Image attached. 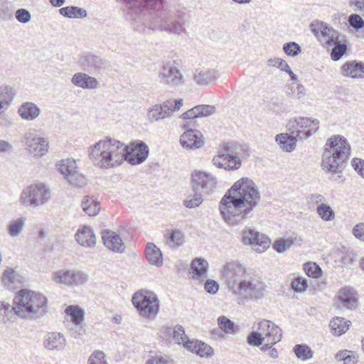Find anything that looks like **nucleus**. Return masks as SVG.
Segmentation results:
<instances>
[{
    "label": "nucleus",
    "mask_w": 364,
    "mask_h": 364,
    "mask_svg": "<svg viewBox=\"0 0 364 364\" xmlns=\"http://www.w3.org/2000/svg\"><path fill=\"white\" fill-rule=\"evenodd\" d=\"M127 145L109 136L90 147V156L93 163L103 168L119 166L126 159Z\"/></svg>",
    "instance_id": "5"
},
{
    "label": "nucleus",
    "mask_w": 364,
    "mask_h": 364,
    "mask_svg": "<svg viewBox=\"0 0 364 364\" xmlns=\"http://www.w3.org/2000/svg\"><path fill=\"white\" fill-rule=\"evenodd\" d=\"M267 65L270 67H277L280 69L282 71L286 72V70L289 68L287 63L279 58H269L267 60Z\"/></svg>",
    "instance_id": "55"
},
{
    "label": "nucleus",
    "mask_w": 364,
    "mask_h": 364,
    "mask_svg": "<svg viewBox=\"0 0 364 364\" xmlns=\"http://www.w3.org/2000/svg\"><path fill=\"white\" fill-rule=\"evenodd\" d=\"M310 28L319 41L327 47L333 46L338 41V32L323 21H312Z\"/></svg>",
    "instance_id": "11"
},
{
    "label": "nucleus",
    "mask_w": 364,
    "mask_h": 364,
    "mask_svg": "<svg viewBox=\"0 0 364 364\" xmlns=\"http://www.w3.org/2000/svg\"><path fill=\"white\" fill-rule=\"evenodd\" d=\"M26 218H20L12 221L8 228V233L11 237L18 236L22 231L24 226Z\"/></svg>",
    "instance_id": "41"
},
{
    "label": "nucleus",
    "mask_w": 364,
    "mask_h": 364,
    "mask_svg": "<svg viewBox=\"0 0 364 364\" xmlns=\"http://www.w3.org/2000/svg\"><path fill=\"white\" fill-rule=\"evenodd\" d=\"M252 242L253 244H249L252 249H254L257 252H264L270 245V239L259 232V237L257 236V238L255 237L252 238Z\"/></svg>",
    "instance_id": "34"
},
{
    "label": "nucleus",
    "mask_w": 364,
    "mask_h": 364,
    "mask_svg": "<svg viewBox=\"0 0 364 364\" xmlns=\"http://www.w3.org/2000/svg\"><path fill=\"white\" fill-rule=\"evenodd\" d=\"M149 149L143 141H135L127 146L125 160L132 165L141 164L148 157Z\"/></svg>",
    "instance_id": "13"
},
{
    "label": "nucleus",
    "mask_w": 364,
    "mask_h": 364,
    "mask_svg": "<svg viewBox=\"0 0 364 364\" xmlns=\"http://www.w3.org/2000/svg\"><path fill=\"white\" fill-rule=\"evenodd\" d=\"M338 255L341 257V262L345 265L352 264L355 257L353 250H346L345 248L339 250Z\"/></svg>",
    "instance_id": "46"
},
{
    "label": "nucleus",
    "mask_w": 364,
    "mask_h": 364,
    "mask_svg": "<svg viewBox=\"0 0 364 364\" xmlns=\"http://www.w3.org/2000/svg\"><path fill=\"white\" fill-rule=\"evenodd\" d=\"M259 237V232L254 229L245 228L242 232V241L245 245L253 244L252 242V238Z\"/></svg>",
    "instance_id": "51"
},
{
    "label": "nucleus",
    "mask_w": 364,
    "mask_h": 364,
    "mask_svg": "<svg viewBox=\"0 0 364 364\" xmlns=\"http://www.w3.org/2000/svg\"><path fill=\"white\" fill-rule=\"evenodd\" d=\"M43 346L48 350H63L66 346V339L58 332H49L43 338Z\"/></svg>",
    "instance_id": "19"
},
{
    "label": "nucleus",
    "mask_w": 364,
    "mask_h": 364,
    "mask_svg": "<svg viewBox=\"0 0 364 364\" xmlns=\"http://www.w3.org/2000/svg\"><path fill=\"white\" fill-rule=\"evenodd\" d=\"M218 77V73L214 69L196 70L193 80L198 85H207Z\"/></svg>",
    "instance_id": "24"
},
{
    "label": "nucleus",
    "mask_w": 364,
    "mask_h": 364,
    "mask_svg": "<svg viewBox=\"0 0 364 364\" xmlns=\"http://www.w3.org/2000/svg\"><path fill=\"white\" fill-rule=\"evenodd\" d=\"M78 63L82 70L93 75L99 73L105 65L104 60L91 53L80 56Z\"/></svg>",
    "instance_id": "15"
},
{
    "label": "nucleus",
    "mask_w": 364,
    "mask_h": 364,
    "mask_svg": "<svg viewBox=\"0 0 364 364\" xmlns=\"http://www.w3.org/2000/svg\"><path fill=\"white\" fill-rule=\"evenodd\" d=\"M293 351L299 359L308 360L313 358L314 351L306 344H296Z\"/></svg>",
    "instance_id": "35"
},
{
    "label": "nucleus",
    "mask_w": 364,
    "mask_h": 364,
    "mask_svg": "<svg viewBox=\"0 0 364 364\" xmlns=\"http://www.w3.org/2000/svg\"><path fill=\"white\" fill-rule=\"evenodd\" d=\"M264 338L260 331H253L247 336V343L252 346H260L263 343Z\"/></svg>",
    "instance_id": "47"
},
{
    "label": "nucleus",
    "mask_w": 364,
    "mask_h": 364,
    "mask_svg": "<svg viewBox=\"0 0 364 364\" xmlns=\"http://www.w3.org/2000/svg\"><path fill=\"white\" fill-rule=\"evenodd\" d=\"M350 27L356 31L361 29L364 26V21L361 16L357 14H350L348 18Z\"/></svg>",
    "instance_id": "52"
},
{
    "label": "nucleus",
    "mask_w": 364,
    "mask_h": 364,
    "mask_svg": "<svg viewBox=\"0 0 364 364\" xmlns=\"http://www.w3.org/2000/svg\"><path fill=\"white\" fill-rule=\"evenodd\" d=\"M88 281V275L82 272L72 270V286L82 285Z\"/></svg>",
    "instance_id": "49"
},
{
    "label": "nucleus",
    "mask_w": 364,
    "mask_h": 364,
    "mask_svg": "<svg viewBox=\"0 0 364 364\" xmlns=\"http://www.w3.org/2000/svg\"><path fill=\"white\" fill-rule=\"evenodd\" d=\"M291 287L296 292L304 291L308 287L307 280L301 277H298L292 281Z\"/></svg>",
    "instance_id": "53"
},
{
    "label": "nucleus",
    "mask_w": 364,
    "mask_h": 364,
    "mask_svg": "<svg viewBox=\"0 0 364 364\" xmlns=\"http://www.w3.org/2000/svg\"><path fill=\"white\" fill-rule=\"evenodd\" d=\"M82 208L88 215L95 216L98 213L100 205L99 202L87 198L82 202Z\"/></svg>",
    "instance_id": "40"
},
{
    "label": "nucleus",
    "mask_w": 364,
    "mask_h": 364,
    "mask_svg": "<svg viewBox=\"0 0 364 364\" xmlns=\"http://www.w3.org/2000/svg\"><path fill=\"white\" fill-rule=\"evenodd\" d=\"M208 262L203 258L196 257L191 264V273L193 279L204 278L207 276Z\"/></svg>",
    "instance_id": "26"
},
{
    "label": "nucleus",
    "mask_w": 364,
    "mask_h": 364,
    "mask_svg": "<svg viewBox=\"0 0 364 364\" xmlns=\"http://www.w3.org/2000/svg\"><path fill=\"white\" fill-rule=\"evenodd\" d=\"M258 330L261 331L264 342L276 344L282 338V329L269 320H262L258 323Z\"/></svg>",
    "instance_id": "14"
},
{
    "label": "nucleus",
    "mask_w": 364,
    "mask_h": 364,
    "mask_svg": "<svg viewBox=\"0 0 364 364\" xmlns=\"http://www.w3.org/2000/svg\"><path fill=\"white\" fill-rule=\"evenodd\" d=\"M20 117L26 120H33L40 114V109L33 102H24L18 109Z\"/></svg>",
    "instance_id": "28"
},
{
    "label": "nucleus",
    "mask_w": 364,
    "mask_h": 364,
    "mask_svg": "<svg viewBox=\"0 0 364 364\" xmlns=\"http://www.w3.org/2000/svg\"><path fill=\"white\" fill-rule=\"evenodd\" d=\"M228 154H220L215 156L212 160V162L215 166L219 168H224L227 170V161Z\"/></svg>",
    "instance_id": "58"
},
{
    "label": "nucleus",
    "mask_w": 364,
    "mask_h": 364,
    "mask_svg": "<svg viewBox=\"0 0 364 364\" xmlns=\"http://www.w3.org/2000/svg\"><path fill=\"white\" fill-rule=\"evenodd\" d=\"M200 117H208L215 112V107L211 105H202L196 106Z\"/></svg>",
    "instance_id": "63"
},
{
    "label": "nucleus",
    "mask_w": 364,
    "mask_h": 364,
    "mask_svg": "<svg viewBox=\"0 0 364 364\" xmlns=\"http://www.w3.org/2000/svg\"><path fill=\"white\" fill-rule=\"evenodd\" d=\"M75 239L80 245L84 247H94L96 243L93 230L87 226L77 231L75 234Z\"/></svg>",
    "instance_id": "25"
},
{
    "label": "nucleus",
    "mask_w": 364,
    "mask_h": 364,
    "mask_svg": "<svg viewBox=\"0 0 364 364\" xmlns=\"http://www.w3.org/2000/svg\"><path fill=\"white\" fill-rule=\"evenodd\" d=\"M181 60L176 55L162 60L158 73L161 82L169 87L176 88L185 85L186 79L181 71Z\"/></svg>",
    "instance_id": "8"
},
{
    "label": "nucleus",
    "mask_w": 364,
    "mask_h": 364,
    "mask_svg": "<svg viewBox=\"0 0 364 364\" xmlns=\"http://www.w3.org/2000/svg\"><path fill=\"white\" fill-rule=\"evenodd\" d=\"M193 188L195 192L210 194L217 184V180L212 174L202 171H195L192 174Z\"/></svg>",
    "instance_id": "12"
},
{
    "label": "nucleus",
    "mask_w": 364,
    "mask_h": 364,
    "mask_svg": "<svg viewBox=\"0 0 364 364\" xmlns=\"http://www.w3.org/2000/svg\"><path fill=\"white\" fill-rule=\"evenodd\" d=\"M48 140L38 136H33L28 133L26 136V144L28 151L34 156H44L48 149Z\"/></svg>",
    "instance_id": "16"
},
{
    "label": "nucleus",
    "mask_w": 364,
    "mask_h": 364,
    "mask_svg": "<svg viewBox=\"0 0 364 364\" xmlns=\"http://www.w3.org/2000/svg\"><path fill=\"white\" fill-rule=\"evenodd\" d=\"M102 238L104 245L110 250L119 253L124 252V244L120 236L115 232L104 230L102 231Z\"/></svg>",
    "instance_id": "18"
},
{
    "label": "nucleus",
    "mask_w": 364,
    "mask_h": 364,
    "mask_svg": "<svg viewBox=\"0 0 364 364\" xmlns=\"http://www.w3.org/2000/svg\"><path fill=\"white\" fill-rule=\"evenodd\" d=\"M67 180L71 185L77 187H82L87 183L86 177L80 173L77 170L74 173H71Z\"/></svg>",
    "instance_id": "45"
},
{
    "label": "nucleus",
    "mask_w": 364,
    "mask_h": 364,
    "mask_svg": "<svg viewBox=\"0 0 364 364\" xmlns=\"http://www.w3.org/2000/svg\"><path fill=\"white\" fill-rule=\"evenodd\" d=\"M316 213L323 221H332L335 218V212L326 203L318 205L316 208Z\"/></svg>",
    "instance_id": "37"
},
{
    "label": "nucleus",
    "mask_w": 364,
    "mask_h": 364,
    "mask_svg": "<svg viewBox=\"0 0 364 364\" xmlns=\"http://www.w3.org/2000/svg\"><path fill=\"white\" fill-rule=\"evenodd\" d=\"M65 313L70 316L71 321L77 326L81 323L84 318V311L77 306H69Z\"/></svg>",
    "instance_id": "36"
},
{
    "label": "nucleus",
    "mask_w": 364,
    "mask_h": 364,
    "mask_svg": "<svg viewBox=\"0 0 364 364\" xmlns=\"http://www.w3.org/2000/svg\"><path fill=\"white\" fill-rule=\"evenodd\" d=\"M221 273L223 279L234 294L250 301H258L264 296V283L242 265L227 263Z\"/></svg>",
    "instance_id": "2"
},
{
    "label": "nucleus",
    "mask_w": 364,
    "mask_h": 364,
    "mask_svg": "<svg viewBox=\"0 0 364 364\" xmlns=\"http://www.w3.org/2000/svg\"><path fill=\"white\" fill-rule=\"evenodd\" d=\"M260 201V193L255 183L247 178L237 181L220 203V211L230 225H238L252 216Z\"/></svg>",
    "instance_id": "1"
},
{
    "label": "nucleus",
    "mask_w": 364,
    "mask_h": 364,
    "mask_svg": "<svg viewBox=\"0 0 364 364\" xmlns=\"http://www.w3.org/2000/svg\"><path fill=\"white\" fill-rule=\"evenodd\" d=\"M72 270L60 269L52 274V279L57 284L72 286Z\"/></svg>",
    "instance_id": "33"
},
{
    "label": "nucleus",
    "mask_w": 364,
    "mask_h": 364,
    "mask_svg": "<svg viewBox=\"0 0 364 364\" xmlns=\"http://www.w3.org/2000/svg\"><path fill=\"white\" fill-rule=\"evenodd\" d=\"M88 364H108L105 360V354L102 351H95L90 356Z\"/></svg>",
    "instance_id": "54"
},
{
    "label": "nucleus",
    "mask_w": 364,
    "mask_h": 364,
    "mask_svg": "<svg viewBox=\"0 0 364 364\" xmlns=\"http://www.w3.org/2000/svg\"><path fill=\"white\" fill-rule=\"evenodd\" d=\"M23 282V278L13 269H7L4 273V284L9 289H14Z\"/></svg>",
    "instance_id": "29"
},
{
    "label": "nucleus",
    "mask_w": 364,
    "mask_h": 364,
    "mask_svg": "<svg viewBox=\"0 0 364 364\" xmlns=\"http://www.w3.org/2000/svg\"><path fill=\"white\" fill-rule=\"evenodd\" d=\"M196 354L200 357H208L213 354V349L210 346L204 342L199 341Z\"/></svg>",
    "instance_id": "60"
},
{
    "label": "nucleus",
    "mask_w": 364,
    "mask_h": 364,
    "mask_svg": "<svg viewBox=\"0 0 364 364\" xmlns=\"http://www.w3.org/2000/svg\"><path fill=\"white\" fill-rule=\"evenodd\" d=\"M58 169L68 178L71 173H74L77 170L75 161L70 159L62 160Z\"/></svg>",
    "instance_id": "38"
},
{
    "label": "nucleus",
    "mask_w": 364,
    "mask_h": 364,
    "mask_svg": "<svg viewBox=\"0 0 364 364\" xmlns=\"http://www.w3.org/2000/svg\"><path fill=\"white\" fill-rule=\"evenodd\" d=\"M51 198V191L44 183L31 184L24 189L19 201L25 206L36 208L47 203Z\"/></svg>",
    "instance_id": "10"
},
{
    "label": "nucleus",
    "mask_w": 364,
    "mask_h": 364,
    "mask_svg": "<svg viewBox=\"0 0 364 364\" xmlns=\"http://www.w3.org/2000/svg\"><path fill=\"white\" fill-rule=\"evenodd\" d=\"M226 166L227 170H237L241 166V160L239 157L232 154H228V161Z\"/></svg>",
    "instance_id": "56"
},
{
    "label": "nucleus",
    "mask_w": 364,
    "mask_h": 364,
    "mask_svg": "<svg viewBox=\"0 0 364 364\" xmlns=\"http://www.w3.org/2000/svg\"><path fill=\"white\" fill-rule=\"evenodd\" d=\"M155 1L141 4V11L136 15L137 17H150L149 28L164 31L170 33L180 35L186 31V23L190 15L186 9L173 11L164 10V1L159 0L157 5Z\"/></svg>",
    "instance_id": "3"
},
{
    "label": "nucleus",
    "mask_w": 364,
    "mask_h": 364,
    "mask_svg": "<svg viewBox=\"0 0 364 364\" xmlns=\"http://www.w3.org/2000/svg\"><path fill=\"white\" fill-rule=\"evenodd\" d=\"M319 122L318 119L311 120L309 118L299 117L290 121L288 129L291 134L282 133L275 137L276 141L280 148L287 152H291L295 149L297 139H306L318 129Z\"/></svg>",
    "instance_id": "7"
},
{
    "label": "nucleus",
    "mask_w": 364,
    "mask_h": 364,
    "mask_svg": "<svg viewBox=\"0 0 364 364\" xmlns=\"http://www.w3.org/2000/svg\"><path fill=\"white\" fill-rule=\"evenodd\" d=\"M350 324V321L341 317H336L331 321L329 326L333 335L341 336L349 329Z\"/></svg>",
    "instance_id": "30"
},
{
    "label": "nucleus",
    "mask_w": 364,
    "mask_h": 364,
    "mask_svg": "<svg viewBox=\"0 0 364 364\" xmlns=\"http://www.w3.org/2000/svg\"><path fill=\"white\" fill-rule=\"evenodd\" d=\"M170 102L165 101L162 104L155 105L148 112L147 117L151 121H158L171 116Z\"/></svg>",
    "instance_id": "22"
},
{
    "label": "nucleus",
    "mask_w": 364,
    "mask_h": 364,
    "mask_svg": "<svg viewBox=\"0 0 364 364\" xmlns=\"http://www.w3.org/2000/svg\"><path fill=\"white\" fill-rule=\"evenodd\" d=\"M203 202L202 194L195 192L192 198H186L183 200V205L188 208L198 207Z\"/></svg>",
    "instance_id": "50"
},
{
    "label": "nucleus",
    "mask_w": 364,
    "mask_h": 364,
    "mask_svg": "<svg viewBox=\"0 0 364 364\" xmlns=\"http://www.w3.org/2000/svg\"><path fill=\"white\" fill-rule=\"evenodd\" d=\"M331 50V58L333 61L340 60L347 51V46L346 43H341L338 41L334 45Z\"/></svg>",
    "instance_id": "44"
},
{
    "label": "nucleus",
    "mask_w": 364,
    "mask_h": 364,
    "mask_svg": "<svg viewBox=\"0 0 364 364\" xmlns=\"http://www.w3.org/2000/svg\"><path fill=\"white\" fill-rule=\"evenodd\" d=\"M350 155V146L347 139L341 135H333L324 145L321 167L331 176L330 179L338 183L344 178L341 174Z\"/></svg>",
    "instance_id": "4"
},
{
    "label": "nucleus",
    "mask_w": 364,
    "mask_h": 364,
    "mask_svg": "<svg viewBox=\"0 0 364 364\" xmlns=\"http://www.w3.org/2000/svg\"><path fill=\"white\" fill-rule=\"evenodd\" d=\"M12 17V11L9 9V3L0 0V19L9 20Z\"/></svg>",
    "instance_id": "59"
},
{
    "label": "nucleus",
    "mask_w": 364,
    "mask_h": 364,
    "mask_svg": "<svg viewBox=\"0 0 364 364\" xmlns=\"http://www.w3.org/2000/svg\"><path fill=\"white\" fill-rule=\"evenodd\" d=\"M166 242L172 248H177L184 242V234L178 229L173 230L165 235Z\"/></svg>",
    "instance_id": "31"
},
{
    "label": "nucleus",
    "mask_w": 364,
    "mask_h": 364,
    "mask_svg": "<svg viewBox=\"0 0 364 364\" xmlns=\"http://www.w3.org/2000/svg\"><path fill=\"white\" fill-rule=\"evenodd\" d=\"M15 17L18 21L26 23L31 20V14L29 11L25 9H19L16 11Z\"/></svg>",
    "instance_id": "61"
},
{
    "label": "nucleus",
    "mask_w": 364,
    "mask_h": 364,
    "mask_svg": "<svg viewBox=\"0 0 364 364\" xmlns=\"http://www.w3.org/2000/svg\"><path fill=\"white\" fill-rule=\"evenodd\" d=\"M71 82L76 87L94 90L99 87L98 80L88 74L85 73H76L71 78Z\"/></svg>",
    "instance_id": "21"
},
{
    "label": "nucleus",
    "mask_w": 364,
    "mask_h": 364,
    "mask_svg": "<svg viewBox=\"0 0 364 364\" xmlns=\"http://www.w3.org/2000/svg\"><path fill=\"white\" fill-rule=\"evenodd\" d=\"M284 53L291 57H294L301 53V49L300 46L295 42L286 43L283 46Z\"/></svg>",
    "instance_id": "48"
},
{
    "label": "nucleus",
    "mask_w": 364,
    "mask_h": 364,
    "mask_svg": "<svg viewBox=\"0 0 364 364\" xmlns=\"http://www.w3.org/2000/svg\"><path fill=\"white\" fill-rule=\"evenodd\" d=\"M60 15L70 18H83L87 16V11L77 6H66L60 9Z\"/></svg>",
    "instance_id": "32"
},
{
    "label": "nucleus",
    "mask_w": 364,
    "mask_h": 364,
    "mask_svg": "<svg viewBox=\"0 0 364 364\" xmlns=\"http://www.w3.org/2000/svg\"><path fill=\"white\" fill-rule=\"evenodd\" d=\"M204 288L208 293L214 294L218 292L219 284L213 279H207L204 284Z\"/></svg>",
    "instance_id": "64"
},
{
    "label": "nucleus",
    "mask_w": 364,
    "mask_h": 364,
    "mask_svg": "<svg viewBox=\"0 0 364 364\" xmlns=\"http://www.w3.org/2000/svg\"><path fill=\"white\" fill-rule=\"evenodd\" d=\"M173 339L175 341L178 343H183L188 338L187 336L185 334L184 328L179 325H177L173 331Z\"/></svg>",
    "instance_id": "57"
},
{
    "label": "nucleus",
    "mask_w": 364,
    "mask_h": 364,
    "mask_svg": "<svg viewBox=\"0 0 364 364\" xmlns=\"http://www.w3.org/2000/svg\"><path fill=\"white\" fill-rule=\"evenodd\" d=\"M145 253L146 258L151 264L156 267H161L163 264L162 253L154 243L148 242L146 244Z\"/></svg>",
    "instance_id": "27"
},
{
    "label": "nucleus",
    "mask_w": 364,
    "mask_h": 364,
    "mask_svg": "<svg viewBox=\"0 0 364 364\" xmlns=\"http://www.w3.org/2000/svg\"><path fill=\"white\" fill-rule=\"evenodd\" d=\"M132 301L139 314L143 318H154L159 311V301L153 291L141 289L134 294Z\"/></svg>",
    "instance_id": "9"
},
{
    "label": "nucleus",
    "mask_w": 364,
    "mask_h": 364,
    "mask_svg": "<svg viewBox=\"0 0 364 364\" xmlns=\"http://www.w3.org/2000/svg\"><path fill=\"white\" fill-rule=\"evenodd\" d=\"M338 298L342 306L348 309H354L357 305L355 293L352 288L344 287L340 289Z\"/></svg>",
    "instance_id": "23"
},
{
    "label": "nucleus",
    "mask_w": 364,
    "mask_h": 364,
    "mask_svg": "<svg viewBox=\"0 0 364 364\" xmlns=\"http://www.w3.org/2000/svg\"><path fill=\"white\" fill-rule=\"evenodd\" d=\"M47 298L28 289L18 291L14 299V313L22 318L34 319L47 312Z\"/></svg>",
    "instance_id": "6"
},
{
    "label": "nucleus",
    "mask_w": 364,
    "mask_h": 364,
    "mask_svg": "<svg viewBox=\"0 0 364 364\" xmlns=\"http://www.w3.org/2000/svg\"><path fill=\"white\" fill-rule=\"evenodd\" d=\"M218 325L219 328L226 333H235V324L225 316H220L218 318Z\"/></svg>",
    "instance_id": "43"
},
{
    "label": "nucleus",
    "mask_w": 364,
    "mask_h": 364,
    "mask_svg": "<svg viewBox=\"0 0 364 364\" xmlns=\"http://www.w3.org/2000/svg\"><path fill=\"white\" fill-rule=\"evenodd\" d=\"M341 74L352 78H364V63L357 60H349L341 68Z\"/></svg>",
    "instance_id": "20"
},
{
    "label": "nucleus",
    "mask_w": 364,
    "mask_h": 364,
    "mask_svg": "<svg viewBox=\"0 0 364 364\" xmlns=\"http://www.w3.org/2000/svg\"><path fill=\"white\" fill-rule=\"evenodd\" d=\"M351 165L358 174L364 178V160L354 158L351 161Z\"/></svg>",
    "instance_id": "62"
},
{
    "label": "nucleus",
    "mask_w": 364,
    "mask_h": 364,
    "mask_svg": "<svg viewBox=\"0 0 364 364\" xmlns=\"http://www.w3.org/2000/svg\"><path fill=\"white\" fill-rule=\"evenodd\" d=\"M304 270L306 274L312 278H318L321 276V268L315 262H309L304 264Z\"/></svg>",
    "instance_id": "42"
},
{
    "label": "nucleus",
    "mask_w": 364,
    "mask_h": 364,
    "mask_svg": "<svg viewBox=\"0 0 364 364\" xmlns=\"http://www.w3.org/2000/svg\"><path fill=\"white\" fill-rule=\"evenodd\" d=\"M16 314L14 313V305L11 306V305L4 301H0V322L3 323H6L7 321H10L14 315Z\"/></svg>",
    "instance_id": "39"
},
{
    "label": "nucleus",
    "mask_w": 364,
    "mask_h": 364,
    "mask_svg": "<svg viewBox=\"0 0 364 364\" xmlns=\"http://www.w3.org/2000/svg\"><path fill=\"white\" fill-rule=\"evenodd\" d=\"M180 143L186 149H200L204 144L203 134L198 129H189L181 135Z\"/></svg>",
    "instance_id": "17"
}]
</instances>
